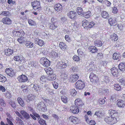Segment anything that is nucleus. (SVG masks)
Wrapping results in <instances>:
<instances>
[{
    "mask_svg": "<svg viewBox=\"0 0 125 125\" xmlns=\"http://www.w3.org/2000/svg\"><path fill=\"white\" fill-rule=\"evenodd\" d=\"M76 12L79 15H82L83 13V10L81 7H78L77 8Z\"/></svg>",
    "mask_w": 125,
    "mask_h": 125,
    "instance_id": "47",
    "label": "nucleus"
},
{
    "mask_svg": "<svg viewBox=\"0 0 125 125\" xmlns=\"http://www.w3.org/2000/svg\"><path fill=\"white\" fill-rule=\"evenodd\" d=\"M33 87L34 89L36 91H38L40 89V88L38 85L36 84H34Z\"/></svg>",
    "mask_w": 125,
    "mask_h": 125,
    "instance_id": "63",
    "label": "nucleus"
},
{
    "mask_svg": "<svg viewBox=\"0 0 125 125\" xmlns=\"http://www.w3.org/2000/svg\"><path fill=\"white\" fill-rule=\"evenodd\" d=\"M65 38L66 41L68 42H69L71 41V38L69 35H65Z\"/></svg>",
    "mask_w": 125,
    "mask_h": 125,
    "instance_id": "62",
    "label": "nucleus"
},
{
    "mask_svg": "<svg viewBox=\"0 0 125 125\" xmlns=\"http://www.w3.org/2000/svg\"><path fill=\"white\" fill-rule=\"evenodd\" d=\"M34 42L37 44L38 45L40 46H42L44 44V41L42 40L39 39L38 38H36L35 39Z\"/></svg>",
    "mask_w": 125,
    "mask_h": 125,
    "instance_id": "19",
    "label": "nucleus"
},
{
    "mask_svg": "<svg viewBox=\"0 0 125 125\" xmlns=\"http://www.w3.org/2000/svg\"><path fill=\"white\" fill-rule=\"evenodd\" d=\"M52 83L54 88L57 89L58 87V84L56 82V81H53L52 82Z\"/></svg>",
    "mask_w": 125,
    "mask_h": 125,
    "instance_id": "57",
    "label": "nucleus"
},
{
    "mask_svg": "<svg viewBox=\"0 0 125 125\" xmlns=\"http://www.w3.org/2000/svg\"><path fill=\"white\" fill-rule=\"evenodd\" d=\"M28 22L30 25L31 26H36L37 24L36 22L31 19H29Z\"/></svg>",
    "mask_w": 125,
    "mask_h": 125,
    "instance_id": "42",
    "label": "nucleus"
},
{
    "mask_svg": "<svg viewBox=\"0 0 125 125\" xmlns=\"http://www.w3.org/2000/svg\"><path fill=\"white\" fill-rule=\"evenodd\" d=\"M54 7L55 10L57 12L61 11L62 9V6L59 3L55 4Z\"/></svg>",
    "mask_w": 125,
    "mask_h": 125,
    "instance_id": "23",
    "label": "nucleus"
},
{
    "mask_svg": "<svg viewBox=\"0 0 125 125\" xmlns=\"http://www.w3.org/2000/svg\"><path fill=\"white\" fill-rule=\"evenodd\" d=\"M61 99L62 101L65 103L67 102V99L66 97L63 95L61 96Z\"/></svg>",
    "mask_w": 125,
    "mask_h": 125,
    "instance_id": "56",
    "label": "nucleus"
},
{
    "mask_svg": "<svg viewBox=\"0 0 125 125\" xmlns=\"http://www.w3.org/2000/svg\"><path fill=\"white\" fill-rule=\"evenodd\" d=\"M97 102L100 104L103 105L105 103V101L104 99L100 98L98 99Z\"/></svg>",
    "mask_w": 125,
    "mask_h": 125,
    "instance_id": "48",
    "label": "nucleus"
},
{
    "mask_svg": "<svg viewBox=\"0 0 125 125\" xmlns=\"http://www.w3.org/2000/svg\"><path fill=\"white\" fill-rule=\"evenodd\" d=\"M108 113L111 115V116H112L113 115H114V117H115L116 118L118 115V112L112 109H110L109 110Z\"/></svg>",
    "mask_w": 125,
    "mask_h": 125,
    "instance_id": "26",
    "label": "nucleus"
},
{
    "mask_svg": "<svg viewBox=\"0 0 125 125\" xmlns=\"http://www.w3.org/2000/svg\"><path fill=\"white\" fill-rule=\"evenodd\" d=\"M55 20V19L54 17L52 18L51 21L52 23L49 24V28L50 29L52 30H56L58 27V26H57L55 23V22H54Z\"/></svg>",
    "mask_w": 125,
    "mask_h": 125,
    "instance_id": "11",
    "label": "nucleus"
},
{
    "mask_svg": "<svg viewBox=\"0 0 125 125\" xmlns=\"http://www.w3.org/2000/svg\"><path fill=\"white\" fill-rule=\"evenodd\" d=\"M77 52L78 55L81 57L83 56V52L81 49H79L77 50Z\"/></svg>",
    "mask_w": 125,
    "mask_h": 125,
    "instance_id": "55",
    "label": "nucleus"
},
{
    "mask_svg": "<svg viewBox=\"0 0 125 125\" xmlns=\"http://www.w3.org/2000/svg\"><path fill=\"white\" fill-rule=\"evenodd\" d=\"M67 45L62 42H60L59 43V47L62 50H65L67 47Z\"/></svg>",
    "mask_w": 125,
    "mask_h": 125,
    "instance_id": "35",
    "label": "nucleus"
},
{
    "mask_svg": "<svg viewBox=\"0 0 125 125\" xmlns=\"http://www.w3.org/2000/svg\"><path fill=\"white\" fill-rule=\"evenodd\" d=\"M18 103L22 106L24 105V103L22 98L20 97H19L17 99Z\"/></svg>",
    "mask_w": 125,
    "mask_h": 125,
    "instance_id": "41",
    "label": "nucleus"
},
{
    "mask_svg": "<svg viewBox=\"0 0 125 125\" xmlns=\"http://www.w3.org/2000/svg\"><path fill=\"white\" fill-rule=\"evenodd\" d=\"M25 44L28 48H31L33 47V43L32 42L30 41L26 40Z\"/></svg>",
    "mask_w": 125,
    "mask_h": 125,
    "instance_id": "27",
    "label": "nucleus"
},
{
    "mask_svg": "<svg viewBox=\"0 0 125 125\" xmlns=\"http://www.w3.org/2000/svg\"><path fill=\"white\" fill-rule=\"evenodd\" d=\"M20 113L26 119H28L30 118V116L29 115L24 111H21Z\"/></svg>",
    "mask_w": 125,
    "mask_h": 125,
    "instance_id": "28",
    "label": "nucleus"
},
{
    "mask_svg": "<svg viewBox=\"0 0 125 125\" xmlns=\"http://www.w3.org/2000/svg\"><path fill=\"white\" fill-rule=\"evenodd\" d=\"M14 60L20 63H24L25 62V59L21 55H15L13 58Z\"/></svg>",
    "mask_w": 125,
    "mask_h": 125,
    "instance_id": "9",
    "label": "nucleus"
},
{
    "mask_svg": "<svg viewBox=\"0 0 125 125\" xmlns=\"http://www.w3.org/2000/svg\"><path fill=\"white\" fill-rule=\"evenodd\" d=\"M114 88L116 91H119L121 90V87L118 84L116 83L114 85Z\"/></svg>",
    "mask_w": 125,
    "mask_h": 125,
    "instance_id": "43",
    "label": "nucleus"
},
{
    "mask_svg": "<svg viewBox=\"0 0 125 125\" xmlns=\"http://www.w3.org/2000/svg\"><path fill=\"white\" fill-rule=\"evenodd\" d=\"M90 52L92 53H95L98 51L97 48L94 46H91L89 47L88 48Z\"/></svg>",
    "mask_w": 125,
    "mask_h": 125,
    "instance_id": "25",
    "label": "nucleus"
},
{
    "mask_svg": "<svg viewBox=\"0 0 125 125\" xmlns=\"http://www.w3.org/2000/svg\"><path fill=\"white\" fill-rule=\"evenodd\" d=\"M110 39L113 41H116L118 39L117 36L115 33H113L110 36Z\"/></svg>",
    "mask_w": 125,
    "mask_h": 125,
    "instance_id": "30",
    "label": "nucleus"
},
{
    "mask_svg": "<svg viewBox=\"0 0 125 125\" xmlns=\"http://www.w3.org/2000/svg\"><path fill=\"white\" fill-rule=\"evenodd\" d=\"M17 41L20 44L25 43L26 42L25 37H20L17 39Z\"/></svg>",
    "mask_w": 125,
    "mask_h": 125,
    "instance_id": "31",
    "label": "nucleus"
},
{
    "mask_svg": "<svg viewBox=\"0 0 125 125\" xmlns=\"http://www.w3.org/2000/svg\"><path fill=\"white\" fill-rule=\"evenodd\" d=\"M70 110L71 112L75 114H77L79 112L78 108L76 106H73L71 107Z\"/></svg>",
    "mask_w": 125,
    "mask_h": 125,
    "instance_id": "18",
    "label": "nucleus"
},
{
    "mask_svg": "<svg viewBox=\"0 0 125 125\" xmlns=\"http://www.w3.org/2000/svg\"><path fill=\"white\" fill-rule=\"evenodd\" d=\"M67 16L70 18L75 20L77 18V14L74 11H70L68 12Z\"/></svg>",
    "mask_w": 125,
    "mask_h": 125,
    "instance_id": "7",
    "label": "nucleus"
},
{
    "mask_svg": "<svg viewBox=\"0 0 125 125\" xmlns=\"http://www.w3.org/2000/svg\"><path fill=\"white\" fill-rule=\"evenodd\" d=\"M108 22L111 25L115 26L116 25V19L114 18L109 19Z\"/></svg>",
    "mask_w": 125,
    "mask_h": 125,
    "instance_id": "24",
    "label": "nucleus"
},
{
    "mask_svg": "<svg viewBox=\"0 0 125 125\" xmlns=\"http://www.w3.org/2000/svg\"><path fill=\"white\" fill-rule=\"evenodd\" d=\"M40 62L43 66L47 67L50 65V62L46 57H42L40 59Z\"/></svg>",
    "mask_w": 125,
    "mask_h": 125,
    "instance_id": "3",
    "label": "nucleus"
},
{
    "mask_svg": "<svg viewBox=\"0 0 125 125\" xmlns=\"http://www.w3.org/2000/svg\"><path fill=\"white\" fill-rule=\"evenodd\" d=\"M73 59L74 61L76 62L79 61L80 60L79 57L76 55H74L73 57Z\"/></svg>",
    "mask_w": 125,
    "mask_h": 125,
    "instance_id": "58",
    "label": "nucleus"
},
{
    "mask_svg": "<svg viewBox=\"0 0 125 125\" xmlns=\"http://www.w3.org/2000/svg\"><path fill=\"white\" fill-rule=\"evenodd\" d=\"M21 88L23 89V91L25 92H27L28 89V86H25L24 85H22Z\"/></svg>",
    "mask_w": 125,
    "mask_h": 125,
    "instance_id": "53",
    "label": "nucleus"
},
{
    "mask_svg": "<svg viewBox=\"0 0 125 125\" xmlns=\"http://www.w3.org/2000/svg\"><path fill=\"white\" fill-rule=\"evenodd\" d=\"M7 79L6 77L2 74H0V82L4 83Z\"/></svg>",
    "mask_w": 125,
    "mask_h": 125,
    "instance_id": "46",
    "label": "nucleus"
},
{
    "mask_svg": "<svg viewBox=\"0 0 125 125\" xmlns=\"http://www.w3.org/2000/svg\"><path fill=\"white\" fill-rule=\"evenodd\" d=\"M0 104L2 106L5 107L6 104L3 98H0Z\"/></svg>",
    "mask_w": 125,
    "mask_h": 125,
    "instance_id": "52",
    "label": "nucleus"
},
{
    "mask_svg": "<svg viewBox=\"0 0 125 125\" xmlns=\"http://www.w3.org/2000/svg\"><path fill=\"white\" fill-rule=\"evenodd\" d=\"M125 104L123 101L121 100H118L117 105L120 107H123L125 106Z\"/></svg>",
    "mask_w": 125,
    "mask_h": 125,
    "instance_id": "34",
    "label": "nucleus"
},
{
    "mask_svg": "<svg viewBox=\"0 0 125 125\" xmlns=\"http://www.w3.org/2000/svg\"><path fill=\"white\" fill-rule=\"evenodd\" d=\"M31 5L33 9L35 10H39L41 9L40 3L39 1H35L31 3Z\"/></svg>",
    "mask_w": 125,
    "mask_h": 125,
    "instance_id": "8",
    "label": "nucleus"
},
{
    "mask_svg": "<svg viewBox=\"0 0 125 125\" xmlns=\"http://www.w3.org/2000/svg\"><path fill=\"white\" fill-rule=\"evenodd\" d=\"M74 104L76 106L79 108L81 107L84 105L82 100L79 98H77L75 100Z\"/></svg>",
    "mask_w": 125,
    "mask_h": 125,
    "instance_id": "13",
    "label": "nucleus"
},
{
    "mask_svg": "<svg viewBox=\"0 0 125 125\" xmlns=\"http://www.w3.org/2000/svg\"><path fill=\"white\" fill-rule=\"evenodd\" d=\"M40 81L42 83L46 82L48 80V78L46 76L42 75L40 78Z\"/></svg>",
    "mask_w": 125,
    "mask_h": 125,
    "instance_id": "39",
    "label": "nucleus"
},
{
    "mask_svg": "<svg viewBox=\"0 0 125 125\" xmlns=\"http://www.w3.org/2000/svg\"><path fill=\"white\" fill-rule=\"evenodd\" d=\"M121 55L119 53H115L113 54L112 58L115 60H120L121 58Z\"/></svg>",
    "mask_w": 125,
    "mask_h": 125,
    "instance_id": "22",
    "label": "nucleus"
},
{
    "mask_svg": "<svg viewBox=\"0 0 125 125\" xmlns=\"http://www.w3.org/2000/svg\"><path fill=\"white\" fill-rule=\"evenodd\" d=\"M44 70L47 74H51L53 73V72L52 69L50 67L45 68Z\"/></svg>",
    "mask_w": 125,
    "mask_h": 125,
    "instance_id": "36",
    "label": "nucleus"
},
{
    "mask_svg": "<svg viewBox=\"0 0 125 125\" xmlns=\"http://www.w3.org/2000/svg\"><path fill=\"white\" fill-rule=\"evenodd\" d=\"M70 93V94L73 96H75L77 94V92L74 89H71Z\"/></svg>",
    "mask_w": 125,
    "mask_h": 125,
    "instance_id": "50",
    "label": "nucleus"
},
{
    "mask_svg": "<svg viewBox=\"0 0 125 125\" xmlns=\"http://www.w3.org/2000/svg\"><path fill=\"white\" fill-rule=\"evenodd\" d=\"M9 14L10 12L9 11H4L2 12V13L0 14V15L7 17L9 16Z\"/></svg>",
    "mask_w": 125,
    "mask_h": 125,
    "instance_id": "51",
    "label": "nucleus"
},
{
    "mask_svg": "<svg viewBox=\"0 0 125 125\" xmlns=\"http://www.w3.org/2000/svg\"><path fill=\"white\" fill-rule=\"evenodd\" d=\"M19 29H15L13 31V36H20V34H19Z\"/></svg>",
    "mask_w": 125,
    "mask_h": 125,
    "instance_id": "45",
    "label": "nucleus"
},
{
    "mask_svg": "<svg viewBox=\"0 0 125 125\" xmlns=\"http://www.w3.org/2000/svg\"><path fill=\"white\" fill-rule=\"evenodd\" d=\"M5 72L8 75L11 77H14L15 75V73L14 70L11 68H6L5 70Z\"/></svg>",
    "mask_w": 125,
    "mask_h": 125,
    "instance_id": "6",
    "label": "nucleus"
},
{
    "mask_svg": "<svg viewBox=\"0 0 125 125\" xmlns=\"http://www.w3.org/2000/svg\"><path fill=\"white\" fill-rule=\"evenodd\" d=\"M6 120L8 123L9 125H14L12 122L14 120L13 118H12V119L11 120V119L7 118Z\"/></svg>",
    "mask_w": 125,
    "mask_h": 125,
    "instance_id": "59",
    "label": "nucleus"
},
{
    "mask_svg": "<svg viewBox=\"0 0 125 125\" xmlns=\"http://www.w3.org/2000/svg\"><path fill=\"white\" fill-rule=\"evenodd\" d=\"M83 27L85 29L88 30L93 27L95 23L93 21L89 22L88 21L84 20L82 21Z\"/></svg>",
    "mask_w": 125,
    "mask_h": 125,
    "instance_id": "1",
    "label": "nucleus"
},
{
    "mask_svg": "<svg viewBox=\"0 0 125 125\" xmlns=\"http://www.w3.org/2000/svg\"><path fill=\"white\" fill-rule=\"evenodd\" d=\"M4 52L7 56H9L13 54V51L9 48L6 49L4 50Z\"/></svg>",
    "mask_w": 125,
    "mask_h": 125,
    "instance_id": "21",
    "label": "nucleus"
},
{
    "mask_svg": "<svg viewBox=\"0 0 125 125\" xmlns=\"http://www.w3.org/2000/svg\"><path fill=\"white\" fill-rule=\"evenodd\" d=\"M101 15L102 17L104 19L108 18L109 17L108 12L105 11H102V12Z\"/></svg>",
    "mask_w": 125,
    "mask_h": 125,
    "instance_id": "37",
    "label": "nucleus"
},
{
    "mask_svg": "<svg viewBox=\"0 0 125 125\" xmlns=\"http://www.w3.org/2000/svg\"><path fill=\"white\" fill-rule=\"evenodd\" d=\"M38 122L41 125H47L45 121L42 118H40L38 119Z\"/></svg>",
    "mask_w": 125,
    "mask_h": 125,
    "instance_id": "49",
    "label": "nucleus"
},
{
    "mask_svg": "<svg viewBox=\"0 0 125 125\" xmlns=\"http://www.w3.org/2000/svg\"><path fill=\"white\" fill-rule=\"evenodd\" d=\"M75 85L76 88L78 89H82L85 87L84 82L81 80L78 81L76 83Z\"/></svg>",
    "mask_w": 125,
    "mask_h": 125,
    "instance_id": "5",
    "label": "nucleus"
},
{
    "mask_svg": "<svg viewBox=\"0 0 125 125\" xmlns=\"http://www.w3.org/2000/svg\"><path fill=\"white\" fill-rule=\"evenodd\" d=\"M67 66V64L62 61H60L58 62L56 67L59 69H62L66 68Z\"/></svg>",
    "mask_w": 125,
    "mask_h": 125,
    "instance_id": "17",
    "label": "nucleus"
},
{
    "mask_svg": "<svg viewBox=\"0 0 125 125\" xmlns=\"http://www.w3.org/2000/svg\"><path fill=\"white\" fill-rule=\"evenodd\" d=\"M52 55L51 56L52 58H55L57 57V53L55 52H53L52 53Z\"/></svg>",
    "mask_w": 125,
    "mask_h": 125,
    "instance_id": "64",
    "label": "nucleus"
},
{
    "mask_svg": "<svg viewBox=\"0 0 125 125\" xmlns=\"http://www.w3.org/2000/svg\"><path fill=\"white\" fill-rule=\"evenodd\" d=\"M118 66L119 69L121 71H125V65L124 63H120L119 64Z\"/></svg>",
    "mask_w": 125,
    "mask_h": 125,
    "instance_id": "40",
    "label": "nucleus"
},
{
    "mask_svg": "<svg viewBox=\"0 0 125 125\" xmlns=\"http://www.w3.org/2000/svg\"><path fill=\"white\" fill-rule=\"evenodd\" d=\"M17 79L18 81L21 83L26 82L28 80V78L27 76L24 74L19 76Z\"/></svg>",
    "mask_w": 125,
    "mask_h": 125,
    "instance_id": "12",
    "label": "nucleus"
},
{
    "mask_svg": "<svg viewBox=\"0 0 125 125\" xmlns=\"http://www.w3.org/2000/svg\"><path fill=\"white\" fill-rule=\"evenodd\" d=\"M37 107L39 110L45 112L47 110L46 106L43 102H39L38 104Z\"/></svg>",
    "mask_w": 125,
    "mask_h": 125,
    "instance_id": "4",
    "label": "nucleus"
},
{
    "mask_svg": "<svg viewBox=\"0 0 125 125\" xmlns=\"http://www.w3.org/2000/svg\"><path fill=\"white\" fill-rule=\"evenodd\" d=\"M111 73L114 77H116L118 75V69L115 67H113L111 69Z\"/></svg>",
    "mask_w": 125,
    "mask_h": 125,
    "instance_id": "15",
    "label": "nucleus"
},
{
    "mask_svg": "<svg viewBox=\"0 0 125 125\" xmlns=\"http://www.w3.org/2000/svg\"><path fill=\"white\" fill-rule=\"evenodd\" d=\"M94 116L97 118H100L103 116V115L101 111H99L95 112Z\"/></svg>",
    "mask_w": 125,
    "mask_h": 125,
    "instance_id": "32",
    "label": "nucleus"
},
{
    "mask_svg": "<svg viewBox=\"0 0 125 125\" xmlns=\"http://www.w3.org/2000/svg\"><path fill=\"white\" fill-rule=\"evenodd\" d=\"M69 120L74 124H77L79 123V119L77 117L73 116H71L69 117Z\"/></svg>",
    "mask_w": 125,
    "mask_h": 125,
    "instance_id": "14",
    "label": "nucleus"
},
{
    "mask_svg": "<svg viewBox=\"0 0 125 125\" xmlns=\"http://www.w3.org/2000/svg\"><path fill=\"white\" fill-rule=\"evenodd\" d=\"M77 67L76 66H75L72 67L70 69V70L71 71L75 72L77 71Z\"/></svg>",
    "mask_w": 125,
    "mask_h": 125,
    "instance_id": "61",
    "label": "nucleus"
},
{
    "mask_svg": "<svg viewBox=\"0 0 125 125\" xmlns=\"http://www.w3.org/2000/svg\"><path fill=\"white\" fill-rule=\"evenodd\" d=\"M35 97L33 94H30L27 96V99L30 101H33L35 99Z\"/></svg>",
    "mask_w": 125,
    "mask_h": 125,
    "instance_id": "44",
    "label": "nucleus"
},
{
    "mask_svg": "<svg viewBox=\"0 0 125 125\" xmlns=\"http://www.w3.org/2000/svg\"><path fill=\"white\" fill-rule=\"evenodd\" d=\"M5 96L7 98L10 99L11 97V94L9 92L7 91L6 93L4 94Z\"/></svg>",
    "mask_w": 125,
    "mask_h": 125,
    "instance_id": "54",
    "label": "nucleus"
},
{
    "mask_svg": "<svg viewBox=\"0 0 125 125\" xmlns=\"http://www.w3.org/2000/svg\"><path fill=\"white\" fill-rule=\"evenodd\" d=\"M1 21L4 24L7 25H10L12 23L11 20L9 18L7 17L3 18Z\"/></svg>",
    "mask_w": 125,
    "mask_h": 125,
    "instance_id": "16",
    "label": "nucleus"
},
{
    "mask_svg": "<svg viewBox=\"0 0 125 125\" xmlns=\"http://www.w3.org/2000/svg\"><path fill=\"white\" fill-rule=\"evenodd\" d=\"M19 34H20V36L21 37H23L25 35V33L22 30L19 29Z\"/></svg>",
    "mask_w": 125,
    "mask_h": 125,
    "instance_id": "60",
    "label": "nucleus"
},
{
    "mask_svg": "<svg viewBox=\"0 0 125 125\" xmlns=\"http://www.w3.org/2000/svg\"><path fill=\"white\" fill-rule=\"evenodd\" d=\"M89 78L91 82H96V78H97L96 75L93 73H90Z\"/></svg>",
    "mask_w": 125,
    "mask_h": 125,
    "instance_id": "20",
    "label": "nucleus"
},
{
    "mask_svg": "<svg viewBox=\"0 0 125 125\" xmlns=\"http://www.w3.org/2000/svg\"><path fill=\"white\" fill-rule=\"evenodd\" d=\"M56 78V75L52 73L49 74L48 76V80L50 81L55 80Z\"/></svg>",
    "mask_w": 125,
    "mask_h": 125,
    "instance_id": "33",
    "label": "nucleus"
},
{
    "mask_svg": "<svg viewBox=\"0 0 125 125\" xmlns=\"http://www.w3.org/2000/svg\"><path fill=\"white\" fill-rule=\"evenodd\" d=\"M104 121L106 123L111 125L117 122L116 118L113 116L106 117L104 118Z\"/></svg>",
    "mask_w": 125,
    "mask_h": 125,
    "instance_id": "2",
    "label": "nucleus"
},
{
    "mask_svg": "<svg viewBox=\"0 0 125 125\" xmlns=\"http://www.w3.org/2000/svg\"><path fill=\"white\" fill-rule=\"evenodd\" d=\"M91 15V13L90 11L88 10L86 12H83L82 15L85 18H89Z\"/></svg>",
    "mask_w": 125,
    "mask_h": 125,
    "instance_id": "29",
    "label": "nucleus"
},
{
    "mask_svg": "<svg viewBox=\"0 0 125 125\" xmlns=\"http://www.w3.org/2000/svg\"><path fill=\"white\" fill-rule=\"evenodd\" d=\"M79 78V76L77 74H72L70 76L69 80L71 83H73L77 81Z\"/></svg>",
    "mask_w": 125,
    "mask_h": 125,
    "instance_id": "10",
    "label": "nucleus"
},
{
    "mask_svg": "<svg viewBox=\"0 0 125 125\" xmlns=\"http://www.w3.org/2000/svg\"><path fill=\"white\" fill-rule=\"evenodd\" d=\"M94 44L95 46L101 47L102 45V42L100 40H97L94 42Z\"/></svg>",
    "mask_w": 125,
    "mask_h": 125,
    "instance_id": "38",
    "label": "nucleus"
}]
</instances>
